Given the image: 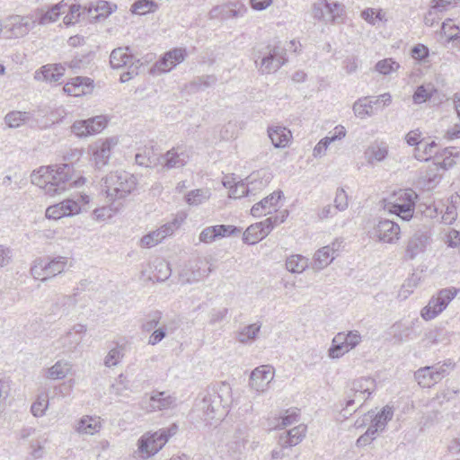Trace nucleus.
Wrapping results in <instances>:
<instances>
[{
    "label": "nucleus",
    "instance_id": "f257e3e1",
    "mask_svg": "<svg viewBox=\"0 0 460 460\" xmlns=\"http://www.w3.org/2000/svg\"><path fill=\"white\" fill-rule=\"evenodd\" d=\"M74 168L69 164L41 166L31 175V183L42 189L46 195L54 197L62 194L73 186L84 184L85 179L73 180Z\"/></svg>",
    "mask_w": 460,
    "mask_h": 460
},
{
    "label": "nucleus",
    "instance_id": "f03ea898",
    "mask_svg": "<svg viewBox=\"0 0 460 460\" xmlns=\"http://www.w3.org/2000/svg\"><path fill=\"white\" fill-rule=\"evenodd\" d=\"M231 387L222 384L218 389L211 388L206 391L201 400L196 404L199 411L203 412L205 421L220 420L225 415V408L231 402Z\"/></svg>",
    "mask_w": 460,
    "mask_h": 460
},
{
    "label": "nucleus",
    "instance_id": "7ed1b4c3",
    "mask_svg": "<svg viewBox=\"0 0 460 460\" xmlns=\"http://www.w3.org/2000/svg\"><path fill=\"white\" fill-rule=\"evenodd\" d=\"M137 184L135 175L122 170L112 171L101 180L102 191L106 193L110 200L125 199L136 189Z\"/></svg>",
    "mask_w": 460,
    "mask_h": 460
},
{
    "label": "nucleus",
    "instance_id": "20e7f679",
    "mask_svg": "<svg viewBox=\"0 0 460 460\" xmlns=\"http://www.w3.org/2000/svg\"><path fill=\"white\" fill-rule=\"evenodd\" d=\"M287 61V49L279 42L258 47L254 52L256 67L262 75L278 71Z\"/></svg>",
    "mask_w": 460,
    "mask_h": 460
},
{
    "label": "nucleus",
    "instance_id": "39448f33",
    "mask_svg": "<svg viewBox=\"0 0 460 460\" xmlns=\"http://www.w3.org/2000/svg\"><path fill=\"white\" fill-rule=\"evenodd\" d=\"M176 423L156 431H147L137 440V448L143 458H148L158 453L168 440L178 432Z\"/></svg>",
    "mask_w": 460,
    "mask_h": 460
},
{
    "label": "nucleus",
    "instance_id": "423d86ee",
    "mask_svg": "<svg viewBox=\"0 0 460 460\" xmlns=\"http://www.w3.org/2000/svg\"><path fill=\"white\" fill-rule=\"evenodd\" d=\"M417 194L411 189L401 190L394 193L390 199H385L384 208L390 214H394L402 221H409L412 218L415 208V199Z\"/></svg>",
    "mask_w": 460,
    "mask_h": 460
},
{
    "label": "nucleus",
    "instance_id": "0eeeda50",
    "mask_svg": "<svg viewBox=\"0 0 460 460\" xmlns=\"http://www.w3.org/2000/svg\"><path fill=\"white\" fill-rule=\"evenodd\" d=\"M66 263L67 259L62 256L52 259L49 257L38 258L34 261L31 272L36 279L44 282L63 272Z\"/></svg>",
    "mask_w": 460,
    "mask_h": 460
},
{
    "label": "nucleus",
    "instance_id": "6e6552de",
    "mask_svg": "<svg viewBox=\"0 0 460 460\" xmlns=\"http://www.w3.org/2000/svg\"><path fill=\"white\" fill-rule=\"evenodd\" d=\"M457 289L455 288H447L440 289L436 296H433L428 305L421 309L420 316L425 321H429L441 314L455 298Z\"/></svg>",
    "mask_w": 460,
    "mask_h": 460
},
{
    "label": "nucleus",
    "instance_id": "1a4fd4ad",
    "mask_svg": "<svg viewBox=\"0 0 460 460\" xmlns=\"http://www.w3.org/2000/svg\"><path fill=\"white\" fill-rule=\"evenodd\" d=\"M4 34L8 39H18L26 36L35 27L32 13L28 15H10L3 20Z\"/></svg>",
    "mask_w": 460,
    "mask_h": 460
},
{
    "label": "nucleus",
    "instance_id": "9d476101",
    "mask_svg": "<svg viewBox=\"0 0 460 460\" xmlns=\"http://www.w3.org/2000/svg\"><path fill=\"white\" fill-rule=\"evenodd\" d=\"M375 388L376 382L371 377H360L353 380L349 389L346 392V407H350L356 402H361V406L373 394Z\"/></svg>",
    "mask_w": 460,
    "mask_h": 460
},
{
    "label": "nucleus",
    "instance_id": "9b49d317",
    "mask_svg": "<svg viewBox=\"0 0 460 460\" xmlns=\"http://www.w3.org/2000/svg\"><path fill=\"white\" fill-rule=\"evenodd\" d=\"M186 58L184 49L175 48L165 52L151 67L150 73L153 75H161L170 72L178 64L181 63Z\"/></svg>",
    "mask_w": 460,
    "mask_h": 460
},
{
    "label": "nucleus",
    "instance_id": "f8f14e48",
    "mask_svg": "<svg viewBox=\"0 0 460 460\" xmlns=\"http://www.w3.org/2000/svg\"><path fill=\"white\" fill-rule=\"evenodd\" d=\"M421 323L418 318L411 321L410 323H395L391 327L393 338L397 342H405L418 338L421 333Z\"/></svg>",
    "mask_w": 460,
    "mask_h": 460
},
{
    "label": "nucleus",
    "instance_id": "ddd939ff",
    "mask_svg": "<svg viewBox=\"0 0 460 460\" xmlns=\"http://www.w3.org/2000/svg\"><path fill=\"white\" fill-rule=\"evenodd\" d=\"M106 126V120L102 116H96L85 120H77L73 123L72 132L79 137H85L101 132Z\"/></svg>",
    "mask_w": 460,
    "mask_h": 460
},
{
    "label": "nucleus",
    "instance_id": "4468645a",
    "mask_svg": "<svg viewBox=\"0 0 460 460\" xmlns=\"http://www.w3.org/2000/svg\"><path fill=\"white\" fill-rule=\"evenodd\" d=\"M274 378V368L268 365L256 367L252 371L249 385L257 392H264Z\"/></svg>",
    "mask_w": 460,
    "mask_h": 460
},
{
    "label": "nucleus",
    "instance_id": "2eb2a0df",
    "mask_svg": "<svg viewBox=\"0 0 460 460\" xmlns=\"http://www.w3.org/2000/svg\"><path fill=\"white\" fill-rule=\"evenodd\" d=\"M116 142L112 139H106L101 143H96L93 148L92 162L97 170L102 169L108 164L111 155V147Z\"/></svg>",
    "mask_w": 460,
    "mask_h": 460
},
{
    "label": "nucleus",
    "instance_id": "dca6fc26",
    "mask_svg": "<svg viewBox=\"0 0 460 460\" xmlns=\"http://www.w3.org/2000/svg\"><path fill=\"white\" fill-rule=\"evenodd\" d=\"M65 6H66V3L63 0L59 4L52 5L48 11L36 9L31 13L35 24L46 25L56 22L60 14L66 13Z\"/></svg>",
    "mask_w": 460,
    "mask_h": 460
},
{
    "label": "nucleus",
    "instance_id": "f3484780",
    "mask_svg": "<svg viewBox=\"0 0 460 460\" xmlns=\"http://www.w3.org/2000/svg\"><path fill=\"white\" fill-rule=\"evenodd\" d=\"M93 88V80L85 76H76L66 83L63 90L70 96H82L92 92Z\"/></svg>",
    "mask_w": 460,
    "mask_h": 460
},
{
    "label": "nucleus",
    "instance_id": "a211bd4d",
    "mask_svg": "<svg viewBox=\"0 0 460 460\" xmlns=\"http://www.w3.org/2000/svg\"><path fill=\"white\" fill-rule=\"evenodd\" d=\"M283 196V191L280 190L273 191L261 201L255 203L251 208V214L255 217L270 214L271 208L276 210V207Z\"/></svg>",
    "mask_w": 460,
    "mask_h": 460
},
{
    "label": "nucleus",
    "instance_id": "6ab92c4d",
    "mask_svg": "<svg viewBox=\"0 0 460 460\" xmlns=\"http://www.w3.org/2000/svg\"><path fill=\"white\" fill-rule=\"evenodd\" d=\"M375 230L379 240L384 243H392L399 239L400 226L392 220H380Z\"/></svg>",
    "mask_w": 460,
    "mask_h": 460
},
{
    "label": "nucleus",
    "instance_id": "aec40b11",
    "mask_svg": "<svg viewBox=\"0 0 460 460\" xmlns=\"http://www.w3.org/2000/svg\"><path fill=\"white\" fill-rule=\"evenodd\" d=\"M189 155L181 147H173L167 151L164 155H161V164L164 168L168 170L173 168L183 167Z\"/></svg>",
    "mask_w": 460,
    "mask_h": 460
},
{
    "label": "nucleus",
    "instance_id": "412c9836",
    "mask_svg": "<svg viewBox=\"0 0 460 460\" xmlns=\"http://www.w3.org/2000/svg\"><path fill=\"white\" fill-rule=\"evenodd\" d=\"M272 178V173L265 169L251 173L246 178V183L249 186L251 195H255L256 192L267 187Z\"/></svg>",
    "mask_w": 460,
    "mask_h": 460
},
{
    "label": "nucleus",
    "instance_id": "4be33fe9",
    "mask_svg": "<svg viewBox=\"0 0 460 460\" xmlns=\"http://www.w3.org/2000/svg\"><path fill=\"white\" fill-rule=\"evenodd\" d=\"M429 236L426 232L418 231L409 240L405 256L409 260H413L418 254L423 252L426 249Z\"/></svg>",
    "mask_w": 460,
    "mask_h": 460
},
{
    "label": "nucleus",
    "instance_id": "5701e85b",
    "mask_svg": "<svg viewBox=\"0 0 460 460\" xmlns=\"http://www.w3.org/2000/svg\"><path fill=\"white\" fill-rule=\"evenodd\" d=\"M129 47L117 48L113 49L110 56V63L112 68H120L128 66L131 64L140 63L130 52Z\"/></svg>",
    "mask_w": 460,
    "mask_h": 460
},
{
    "label": "nucleus",
    "instance_id": "b1692460",
    "mask_svg": "<svg viewBox=\"0 0 460 460\" xmlns=\"http://www.w3.org/2000/svg\"><path fill=\"white\" fill-rule=\"evenodd\" d=\"M56 121L53 112L49 107H40L31 112V127L47 128Z\"/></svg>",
    "mask_w": 460,
    "mask_h": 460
},
{
    "label": "nucleus",
    "instance_id": "393cba45",
    "mask_svg": "<svg viewBox=\"0 0 460 460\" xmlns=\"http://www.w3.org/2000/svg\"><path fill=\"white\" fill-rule=\"evenodd\" d=\"M306 427L298 425L281 434L279 438V444L283 448L291 447L299 444L305 436Z\"/></svg>",
    "mask_w": 460,
    "mask_h": 460
},
{
    "label": "nucleus",
    "instance_id": "a878e982",
    "mask_svg": "<svg viewBox=\"0 0 460 460\" xmlns=\"http://www.w3.org/2000/svg\"><path fill=\"white\" fill-rule=\"evenodd\" d=\"M200 263L199 259L189 261L181 271V278L188 283H192L207 276L208 273L206 270H201Z\"/></svg>",
    "mask_w": 460,
    "mask_h": 460
},
{
    "label": "nucleus",
    "instance_id": "bb28decb",
    "mask_svg": "<svg viewBox=\"0 0 460 460\" xmlns=\"http://www.w3.org/2000/svg\"><path fill=\"white\" fill-rule=\"evenodd\" d=\"M65 70L61 64H48L37 71L34 77L36 80L58 82L64 75Z\"/></svg>",
    "mask_w": 460,
    "mask_h": 460
},
{
    "label": "nucleus",
    "instance_id": "cd10ccee",
    "mask_svg": "<svg viewBox=\"0 0 460 460\" xmlns=\"http://www.w3.org/2000/svg\"><path fill=\"white\" fill-rule=\"evenodd\" d=\"M268 135L275 147H285L292 137L290 130L285 127L272 126L268 128Z\"/></svg>",
    "mask_w": 460,
    "mask_h": 460
},
{
    "label": "nucleus",
    "instance_id": "c85d7f7f",
    "mask_svg": "<svg viewBox=\"0 0 460 460\" xmlns=\"http://www.w3.org/2000/svg\"><path fill=\"white\" fill-rule=\"evenodd\" d=\"M176 398L167 392H153L150 396V411L168 409L175 404Z\"/></svg>",
    "mask_w": 460,
    "mask_h": 460
},
{
    "label": "nucleus",
    "instance_id": "c756f323",
    "mask_svg": "<svg viewBox=\"0 0 460 460\" xmlns=\"http://www.w3.org/2000/svg\"><path fill=\"white\" fill-rule=\"evenodd\" d=\"M438 146L437 143L432 140L429 143H425L414 148L413 155L419 161H429L434 157L435 161L438 156Z\"/></svg>",
    "mask_w": 460,
    "mask_h": 460
},
{
    "label": "nucleus",
    "instance_id": "7c9ffc66",
    "mask_svg": "<svg viewBox=\"0 0 460 460\" xmlns=\"http://www.w3.org/2000/svg\"><path fill=\"white\" fill-rule=\"evenodd\" d=\"M458 155L456 147H446L438 152L436 164L444 170H447L456 164L455 158Z\"/></svg>",
    "mask_w": 460,
    "mask_h": 460
},
{
    "label": "nucleus",
    "instance_id": "2f4dec72",
    "mask_svg": "<svg viewBox=\"0 0 460 460\" xmlns=\"http://www.w3.org/2000/svg\"><path fill=\"white\" fill-rule=\"evenodd\" d=\"M442 33L447 37V42H452L456 47V42L460 40V27L453 20L447 19L441 25Z\"/></svg>",
    "mask_w": 460,
    "mask_h": 460
},
{
    "label": "nucleus",
    "instance_id": "473e14b6",
    "mask_svg": "<svg viewBox=\"0 0 460 460\" xmlns=\"http://www.w3.org/2000/svg\"><path fill=\"white\" fill-rule=\"evenodd\" d=\"M438 92L437 88L432 84H426L419 85L412 96L413 102L421 104L430 100L434 93Z\"/></svg>",
    "mask_w": 460,
    "mask_h": 460
},
{
    "label": "nucleus",
    "instance_id": "72a5a7b5",
    "mask_svg": "<svg viewBox=\"0 0 460 460\" xmlns=\"http://www.w3.org/2000/svg\"><path fill=\"white\" fill-rule=\"evenodd\" d=\"M347 352H349V349L345 343L344 332H339L332 339V346L329 349V356L332 358H339Z\"/></svg>",
    "mask_w": 460,
    "mask_h": 460
},
{
    "label": "nucleus",
    "instance_id": "f704fd0d",
    "mask_svg": "<svg viewBox=\"0 0 460 460\" xmlns=\"http://www.w3.org/2000/svg\"><path fill=\"white\" fill-rule=\"evenodd\" d=\"M158 7V4L154 0H137L132 4L130 12L137 15H146L155 13Z\"/></svg>",
    "mask_w": 460,
    "mask_h": 460
},
{
    "label": "nucleus",
    "instance_id": "c9c22d12",
    "mask_svg": "<svg viewBox=\"0 0 460 460\" xmlns=\"http://www.w3.org/2000/svg\"><path fill=\"white\" fill-rule=\"evenodd\" d=\"M394 416V408L389 405H385L381 409V411L375 415L373 418L371 424L375 427L384 431L386 428V425L389 420H392Z\"/></svg>",
    "mask_w": 460,
    "mask_h": 460
},
{
    "label": "nucleus",
    "instance_id": "e433bc0d",
    "mask_svg": "<svg viewBox=\"0 0 460 460\" xmlns=\"http://www.w3.org/2000/svg\"><path fill=\"white\" fill-rule=\"evenodd\" d=\"M376 105L374 101L368 99V97L360 98L356 101L353 104V111L357 117L361 119L366 118L367 116H371L373 111V106Z\"/></svg>",
    "mask_w": 460,
    "mask_h": 460
},
{
    "label": "nucleus",
    "instance_id": "4c0bfd02",
    "mask_svg": "<svg viewBox=\"0 0 460 460\" xmlns=\"http://www.w3.org/2000/svg\"><path fill=\"white\" fill-rule=\"evenodd\" d=\"M4 120L10 128H17L24 123L31 126V112L11 111L5 116Z\"/></svg>",
    "mask_w": 460,
    "mask_h": 460
},
{
    "label": "nucleus",
    "instance_id": "58836bf2",
    "mask_svg": "<svg viewBox=\"0 0 460 460\" xmlns=\"http://www.w3.org/2000/svg\"><path fill=\"white\" fill-rule=\"evenodd\" d=\"M210 197V191L208 189H196L189 191L185 195V202L190 206H199L208 200Z\"/></svg>",
    "mask_w": 460,
    "mask_h": 460
},
{
    "label": "nucleus",
    "instance_id": "ea45409f",
    "mask_svg": "<svg viewBox=\"0 0 460 460\" xmlns=\"http://www.w3.org/2000/svg\"><path fill=\"white\" fill-rule=\"evenodd\" d=\"M264 232L260 228L259 225L253 224L251 225L247 229L243 232V241L247 244H255L259 241L262 240L266 237V234H263Z\"/></svg>",
    "mask_w": 460,
    "mask_h": 460
},
{
    "label": "nucleus",
    "instance_id": "a19ab883",
    "mask_svg": "<svg viewBox=\"0 0 460 460\" xmlns=\"http://www.w3.org/2000/svg\"><path fill=\"white\" fill-rule=\"evenodd\" d=\"M170 229V227L164 226V229H158L143 236L141 239L142 245L146 247H153L156 245L162 242V240L164 239L166 235H168Z\"/></svg>",
    "mask_w": 460,
    "mask_h": 460
},
{
    "label": "nucleus",
    "instance_id": "79ce46f5",
    "mask_svg": "<svg viewBox=\"0 0 460 460\" xmlns=\"http://www.w3.org/2000/svg\"><path fill=\"white\" fill-rule=\"evenodd\" d=\"M261 325L259 323H252L244 326L240 332H238L236 339L241 343H247L253 341L257 337V334L261 330Z\"/></svg>",
    "mask_w": 460,
    "mask_h": 460
},
{
    "label": "nucleus",
    "instance_id": "37998d69",
    "mask_svg": "<svg viewBox=\"0 0 460 460\" xmlns=\"http://www.w3.org/2000/svg\"><path fill=\"white\" fill-rule=\"evenodd\" d=\"M307 267V261L301 255H292L286 261V268L292 273H301Z\"/></svg>",
    "mask_w": 460,
    "mask_h": 460
},
{
    "label": "nucleus",
    "instance_id": "c03bdc74",
    "mask_svg": "<svg viewBox=\"0 0 460 460\" xmlns=\"http://www.w3.org/2000/svg\"><path fill=\"white\" fill-rule=\"evenodd\" d=\"M93 55L94 54L92 51L81 54L77 53L74 56L73 59L68 63V66L75 71L84 68L91 63Z\"/></svg>",
    "mask_w": 460,
    "mask_h": 460
},
{
    "label": "nucleus",
    "instance_id": "a18cd8bd",
    "mask_svg": "<svg viewBox=\"0 0 460 460\" xmlns=\"http://www.w3.org/2000/svg\"><path fill=\"white\" fill-rule=\"evenodd\" d=\"M332 249L323 246L314 253V262L317 268H323L334 260L335 256L332 255Z\"/></svg>",
    "mask_w": 460,
    "mask_h": 460
},
{
    "label": "nucleus",
    "instance_id": "49530a36",
    "mask_svg": "<svg viewBox=\"0 0 460 460\" xmlns=\"http://www.w3.org/2000/svg\"><path fill=\"white\" fill-rule=\"evenodd\" d=\"M80 9V4H66V6H65L66 15L63 19V22L66 26L74 25L80 21V16L82 14Z\"/></svg>",
    "mask_w": 460,
    "mask_h": 460
},
{
    "label": "nucleus",
    "instance_id": "de8ad7c7",
    "mask_svg": "<svg viewBox=\"0 0 460 460\" xmlns=\"http://www.w3.org/2000/svg\"><path fill=\"white\" fill-rule=\"evenodd\" d=\"M430 371L429 367H424L414 373V377L420 386L430 387L438 383L435 382L434 376H432Z\"/></svg>",
    "mask_w": 460,
    "mask_h": 460
},
{
    "label": "nucleus",
    "instance_id": "09e8293b",
    "mask_svg": "<svg viewBox=\"0 0 460 460\" xmlns=\"http://www.w3.org/2000/svg\"><path fill=\"white\" fill-rule=\"evenodd\" d=\"M100 425L97 419L86 416L79 420L77 430L80 433L93 435V433L98 431Z\"/></svg>",
    "mask_w": 460,
    "mask_h": 460
},
{
    "label": "nucleus",
    "instance_id": "8fccbe9b",
    "mask_svg": "<svg viewBox=\"0 0 460 460\" xmlns=\"http://www.w3.org/2000/svg\"><path fill=\"white\" fill-rule=\"evenodd\" d=\"M368 155V162L373 163V161L382 162L384 161L388 155L387 146L384 143L376 144L369 147L367 152Z\"/></svg>",
    "mask_w": 460,
    "mask_h": 460
},
{
    "label": "nucleus",
    "instance_id": "3c124183",
    "mask_svg": "<svg viewBox=\"0 0 460 460\" xmlns=\"http://www.w3.org/2000/svg\"><path fill=\"white\" fill-rule=\"evenodd\" d=\"M162 319V313L160 311H154L149 313L144 319L141 330L145 332H150L155 330Z\"/></svg>",
    "mask_w": 460,
    "mask_h": 460
},
{
    "label": "nucleus",
    "instance_id": "603ef678",
    "mask_svg": "<svg viewBox=\"0 0 460 460\" xmlns=\"http://www.w3.org/2000/svg\"><path fill=\"white\" fill-rule=\"evenodd\" d=\"M172 270L170 265L166 261H159L155 266V271L153 272V279L158 282L165 281L171 276Z\"/></svg>",
    "mask_w": 460,
    "mask_h": 460
},
{
    "label": "nucleus",
    "instance_id": "864d4df0",
    "mask_svg": "<svg viewBox=\"0 0 460 460\" xmlns=\"http://www.w3.org/2000/svg\"><path fill=\"white\" fill-rule=\"evenodd\" d=\"M49 406V397L47 394L38 396L31 407V411L35 417L43 416Z\"/></svg>",
    "mask_w": 460,
    "mask_h": 460
},
{
    "label": "nucleus",
    "instance_id": "5fc2aeb1",
    "mask_svg": "<svg viewBox=\"0 0 460 460\" xmlns=\"http://www.w3.org/2000/svg\"><path fill=\"white\" fill-rule=\"evenodd\" d=\"M324 8L326 11L327 18L332 22H334L337 18H340L342 15V6L338 2L329 3L327 0H324Z\"/></svg>",
    "mask_w": 460,
    "mask_h": 460
},
{
    "label": "nucleus",
    "instance_id": "6e6d98bb",
    "mask_svg": "<svg viewBox=\"0 0 460 460\" xmlns=\"http://www.w3.org/2000/svg\"><path fill=\"white\" fill-rule=\"evenodd\" d=\"M69 371V367L66 363L58 361L48 370V376L51 379H63Z\"/></svg>",
    "mask_w": 460,
    "mask_h": 460
},
{
    "label": "nucleus",
    "instance_id": "4d7b16f0",
    "mask_svg": "<svg viewBox=\"0 0 460 460\" xmlns=\"http://www.w3.org/2000/svg\"><path fill=\"white\" fill-rule=\"evenodd\" d=\"M376 70L382 75H389L399 67V64L392 58H385L376 64Z\"/></svg>",
    "mask_w": 460,
    "mask_h": 460
},
{
    "label": "nucleus",
    "instance_id": "13d9d810",
    "mask_svg": "<svg viewBox=\"0 0 460 460\" xmlns=\"http://www.w3.org/2000/svg\"><path fill=\"white\" fill-rule=\"evenodd\" d=\"M60 205L66 217L77 215L82 211L81 205L75 199H66L60 202Z\"/></svg>",
    "mask_w": 460,
    "mask_h": 460
},
{
    "label": "nucleus",
    "instance_id": "bf43d9fd",
    "mask_svg": "<svg viewBox=\"0 0 460 460\" xmlns=\"http://www.w3.org/2000/svg\"><path fill=\"white\" fill-rule=\"evenodd\" d=\"M250 189L246 182L239 181L230 188L229 197L232 199H240L250 196Z\"/></svg>",
    "mask_w": 460,
    "mask_h": 460
},
{
    "label": "nucleus",
    "instance_id": "052dcab7",
    "mask_svg": "<svg viewBox=\"0 0 460 460\" xmlns=\"http://www.w3.org/2000/svg\"><path fill=\"white\" fill-rule=\"evenodd\" d=\"M299 414L298 410L296 408H291L285 411V413L280 417V423L279 427L285 428L289 426L296 421H298Z\"/></svg>",
    "mask_w": 460,
    "mask_h": 460
},
{
    "label": "nucleus",
    "instance_id": "680f3d73",
    "mask_svg": "<svg viewBox=\"0 0 460 460\" xmlns=\"http://www.w3.org/2000/svg\"><path fill=\"white\" fill-rule=\"evenodd\" d=\"M453 1L454 0H433L428 15L425 16V23L429 24V16L432 15L435 13L444 12L447 9V7L452 4Z\"/></svg>",
    "mask_w": 460,
    "mask_h": 460
},
{
    "label": "nucleus",
    "instance_id": "e2e57ef3",
    "mask_svg": "<svg viewBox=\"0 0 460 460\" xmlns=\"http://www.w3.org/2000/svg\"><path fill=\"white\" fill-rule=\"evenodd\" d=\"M217 238L236 235L241 233L242 229L231 225H217L215 226Z\"/></svg>",
    "mask_w": 460,
    "mask_h": 460
},
{
    "label": "nucleus",
    "instance_id": "0e129e2a",
    "mask_svg": "<svg viewBox=\"0 0 460 460\" xmlns=\"http://www.w3.org/2000/svg\"><path fill=\"white\" fill-rule=\"evenodd\" d=\"M217 82V78L214 75H206L196 78L192 83L191 86L198 91H203L206 88L211 86Z\"/></svg>",
    "mask_w": 460,
    "mask_h": 460
},
{
    "label": "nucleus",
    "instance_id": "69168bd1",
    "mask_svg": "<svg viewBox=\"0 0 460 460\" xmlns=\"http://www.w3.org/2000/svg\"><path fill=\"white\" fill-rule=\"evenodd\" d=\"M454 206L455 205L450 201L444 212L442 209L440 210V213L442 214L441 220L446 225L453 224L459 216V213L456 210V207Z\"/></svg>",
    "mask_w": 460,
    "mask_h": 460
},
{
    "label": "nucleus",
    "instance_id": "338daca9",
    "mask_svg": "<svg viewBox=\"0 0 460 460\" xmlns=\"http://www.w3.org/2000/svg\"><path fill=\"white\" fill-rule=\"evenodd\" d=\"M167 333V326L162 325L155 330L152 332L148 338V344L155 346L158 344L160 341H162L165 337Z\"/></svg>",
    "mask_w": 460,
    "mask_h": 460
},
{
    "label": "nucleus",
    "instance_id": "774afa93",
    "mask_svg": "<svg viewBox=\"0 0 460 460\" xmlns=\"http://www.w3.org/2000/svg\"><path fill=\"white\" fill-rule=\"evenodd\" d=\"M334 203L335 208L340 211H343L348 208V195L342 188L337 190Z\"/></svg>",
    "mask_w": 460,
    "mask_h": 460
}]
</instances>
